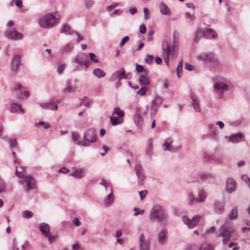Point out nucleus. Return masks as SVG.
<instances>
[{
	"label": "nucleus",
	"instance_id": "obj_1",
	"mask_svg": "<svg viewBox=\"0 0 250 250\" xmlns=\"http://www.w3.org/2000/svg\"><path fill=\"white\" fill-rule=\"evenodd\" d=\"M149 218L152 221L162 223L167 221V214L162 207L156 205L151 209Z\"/></svg>",
	"mask_w": 250,
	"mask_h": 250
},
{
	"label": "nucleus",
	"instance_id": "obj_2",
	"mask_svg": "<svg viewBox=\"0 0 250 250\" xmlns=\"http://www.w3.org/2000/svg\"><path fill=\"white\" fill-rule=\"evenodd\" d=\"M59 15L57 12L47 14L42 17L39 21L40 26L50 28L54 26L59 22Z\"/></svg>",
	"mask_w": 250,
	"mask_h": 250
},
{
	"label": "nucleus",
	"instance_id": "obj_3",
	"mask_svg": "<svg viewBox=\"0 0 250 250\" xmlns=\"http://www.w3.org/2000/svg\"><path fill=\"white\" fill-rule=\"evenodd\" d=\"M233 232L234 230L231 229L230 225L224 224L218 229L216 237H222V243L225 245L230 240L231 233Z\"/></svg>",
	"mask_w": 250,
	"mask_h": 250
},
{
	"label": "nucleus",
	"instance_id": "obj_4",
	"mask_svg": "<svg viewBox=\"0 0 250 250\" xmlns=\"http://www.w3.org/2000/svg\"><path fill=\"white\" fill-rule=\"evenodd\" d=\"M97 138L94 129L90 128L86 130L83 134V141H79L77 144L83 146H88L91 143L96 142Z\"/></svg>",
	"mask_w": 250,
	"mask_h": 250
},
{
	"label": "nucleus",
	"instance_id": "obj_5",
	"mask_svg": "<svg viewBox=\"0 0 250 250\" xmlns=\"http://www.w3.org/2000/svg\"><path fill=\"white\" fill-rule=\"evenodd\" d=\"M207 198V193L203 189H200L198 191V195L196 198H194L192 193L188 194V200L189 205H192L194 201L198 203H203L205 202Z\"/></svg>",
	"mask_w": 250,
	"mask_h": 250
},
{
	"label": "nucleus",
	"instance_id": "obj_6",
	"mask_svg": "<svg viewBox=\"0 0 250 250\" xmlns=\"http://www.w3.org/2000/svg\"><path fill=\"white\" fill-rule=\"evenodd\" d=\"M162 50L164 60L167 66L169 65V56H171V42L170 41L164 40L162 42Z\"/></svg>",
	"mask_w": 250,
	"mask_h": 250
},
{
	"label": "nucleus",
	"instance_id": "obj_7",
	"mask_svg": "<svg viewBox=\"0 0 250 250\" xmlns=\"http://www.w3.org/2000/svg\"><path fill=\"white\" fill-rule=\"evenodd\" d=\"M24 190L26 192L34 189L36 187V182L34 178L30 175L25 176L22 183Z\"/></svg>",
	"mask_w": 250,
	"mask_h": 250
},
{
	"label": "nucleus",
	"instance_id": "obj_8",
	"mask_svg": "<svg viewBox=\"0 0 250 250\" xmlns=\"http://www.w3.org/2000/svg\"><path fill=\"white\" fill-rule=\"evenodd\" d=\"M40 230L42 234L47 238L49 242H53L55 239V236L50 234V228L49 225L45 223L39 225Z\"/></svg>",
	"mask_w": 250,
	"mask_h": 250
},
{
	"label": "nucleus",
	"instance_id": "obj_9",
	"mask_svg": "<svg viewBox=\"0 0 250 250\" xmlns=\"http://www.w3.org/2000/svg\"><path fill=\"white\" fill-rule=\"evenodd\" d=\"M201 218V216L200 215H196L193 216L191 219H189L187 216H184L182 217V220L184 224L187 225L189 228H193L196 226L197 223L200 221Z\"/></svg>",
	"mask_w": 250,
	"mask_h": 250
},
{
	"label": "nucleus",
	"instance_id": "obj_10",
	"mask_svg": "<svg viewBox=\"0 0 250 250\" xmlns=\"http://www.w3.org/2000/svg\"><path fill=\"white\" fill-rule=\"evenodd\" d=\"M179 34L177 32L174 31L173 33L172 46H171V58L175 59L178 55V44L179 42Z\"/></svg>",
	"mask_w": 250,
	"mask_h": 250
},
{
	"label": "nucleus",
	"instance_id": "obj_11",
	"mask_svg": "<svg viewBox=\"0 0 250 250\" xmlns=\"http://www.w3.org/2000/svg\"><path fill=\"white\" fill-rule=\"evenodd\" d=\"M5 36L10 40H19L23 38V35L15 29L8 30L5 32Z\"/></svg>",
	"mask_w": 250,
	"mask_h": 250
},
{
	"label": "nucleus",
	"instance_id": "obj_12",
	"mask_svg": "<svg viewBox=\"0 0 250 250\" xmlns=\"http://www.w3.org/2000/svg\"><path fill=\"white\" fill-rule=\"evenodd\" d=\"M136 174L138 178V184L142 186L144 184V180L146 178L144 169L139 164H136L134 168Z\"/></svg>",
	"mask_w": 250,
	"mask_h": 250
},
{
	"label": "nucleus",
	"instance_id": "obj_13",
	"mask_svg": "<svg viewBox=\"0 0 250 250\" xmlns=\"http://www.w3.org/2000/svg\"><path fill=\"white\" fill-rule=\"evenodd\" d=\"M229 85L223 82H217L214 84V90L218 94L222 95L223 93L228 90Z\"/></svg>",
	"mask_w": 250,
	"mask_h": 250
},
{
	"label": "nucleus",
	"instance_id": "obj_14",
	"mask_svg": "<svg viewBox=\"0 0 250 250\" xmlns=\"http://www.w3.org/2000/svg\"><path fill=\"white\" fill-rule=\"evenodd\" d=\"M168 231L166 229H163L158 234V242L160 245H165L167 240Z\"/></svg>",
	"mask_w": 250,
	"mask_h": 250
},
{
	"label": "nucleus",
	"instance_id": "obj_15",
	"mask_svg": "<svg viewBox=\"0 0 250 250\" xmlns=\"http://www.w3.org/2000/svg\"><path fill=\"white\" fill-rule=\"evenodd\" d=\"M13 90H15L17 93V97L19 99L23 98L22 96L23 93L26 98L29 96V92L28 91L24 90L21 85L20 83H17L16 88H14Z\"/></svg>",
	"mask_w": 250,
	"mask_h": 250
},
{
	"label": "nucleus",
	"instance_id": "obj_16",
	"mask_svg": "<svg viewBox=\"0 0 250 250\" xmlns=\"http://www.w3.org/2000/svg\"><path fill=\"white\" fill-rule=\"evenodd\" d=\"M20 59L21 56L19 55H15L13 58L11 62V69L14 73H17L19 70Z\"/></svg>",
	"mask_w": 250,
	"mask_h": 250
},
{
	"label": "nucleus",
	"instance_id": "obj_17",
	"mask_svg": "<svg viewBox=\"0 0 250 250\" xmlns=\"http://www.w3.org/2000/svg\"><path fill=\"white\" fill-rule=\"evenodd\" d=\"M217 36L216 32L210 28H207L203 31V36L207 39H216Z\"/></svg>",
	"mask_w": 250,
	"mask_h": 250
},
{
	"label": "nucleus",
	"instance_id": "obj_18",
	"mask_svg": "<svg viewBox=\"0 0 250 250\" xmlns=\"http://www.w3.org/2000/svg\"><path fill=\"white\" fill-rule=\"evenodd\" d=\"M39 105L42 108L48 110H57L58 108V104L54 102L41 103Z\"/></svg>",
	"mask_w": 250,
	"mask_h": 250
},
{
	"label": "nucleus",
	"instance_id": "obj_19",
	"mask_svg": "<svg viewBox=\"0 0 250 250\" xmlns=\"http://www.w3.org/2000/svg\"><path fill=\"white\" fill-rule=\"evenodd\" d=\"M84 59H86V55L80 53L73 58L72 62L78 63L80 66H83L84 63Z\"/></svg>",
	"mask_w": 250,
	"mask_h": 250
},
{
	"label": "nucleus",
	"instance_id": "obj_20",
	"mask_svg": "<svg viewBox=\"0 0 250 250\" xmlns=\"http://www.w3.org/2000/svg\"><path fill=\"white\" fill-rule=\"evenodd\" d=\"M236 188V182L232 178H229L226 182V190L230 193L234 191Z\"/></svg>",
	"mask_w": 250,
	"mask_h": 250
},
{
	"label": "nucleus",
	"instance_id": "obj_21",
	"mask_svg": "<svg viewBox=\"0 0 250 250\" xmlns=\"http://www.w3.org/2000/svg\"><path fill=\"white\" fill-rule=\"evenodd\" d=\"M139 248L140 250H148V242L145 239L144 235L142 234L139 236Z\"/></svg>",
	"mask_w": 250,
	"mask_h": 250
},
{
	"label": "nucleus",
	"instance_id": "obj_22",
	"mask_svg": "<svg viewBox=\"0 0 250 250\" xmlns=\"http://www.w3.org/2000/svg\"><path fill=\"white\" fill-rule=\"evenodd\" d=\"M134 121L138 127L140 128L142 127L143 123V120L140 111L138 110H136L134 116Z\"/></svg>",
	"mask_w": 250,
	"mask_h": 250
},
{
	"label": "nucleus",
	"instance_id": "obj_23",
	"mask_svg": "<svg viewBox=\"0 0 250 250\" xmlns=\"http://www.w3.org/2000/svg\"><path fill=\"white\" fill-rule=\"evenodd\" d=\"M10 111L13 113L23 114V109L21 108L20 104L16 103H13L11 104Z\"/></svg>",
	"mask_w": 250,
	"mask_h": 250
},
{
	"label": "nucleus",
	"instance_id": "obj_24",
	"mask_svg": "<svg viewBox=\"0 0 250 250\" xmlns=\"http://www.w3.org/2000/svg\"><path fill=\"white\" fill-rule=\"evenodd\" d=\"M242 137V134L241 133H238L228 137V141L233 143H238L241 141Z\"/></svg>",
	"mask_w": 250,
	"mask_h": 250
},
{
	"label": "nucleus",
	"instance_id": "obj_25",
	"mask_svg": "<svg viewBox=\"0 0 250 250\" xmlns=\"http://www.w3.org/2000/svg\"><path fill=\"white\" fill-rule=\"evenodd\" d=\"M159 8L161 13L164 15H170L171 14L170 9L164 2H162L159 5Z\"/></svg>",
	"mask_w": 250,
	"mask_h": 250
},
{
	"label": "nucleus",
	"instance_id": "obj_26",
	"mask_svg": "<svg viewBox=\"0 0 250 250\" xmlns=\"http://www.w3.org/2000/svg\"><path fill=\"white\" fill-rule=\"evenodd\" d=\"M200 57L202 60L205 61L214 62L216 61L214 55L212 53L202 54L200 55Z\"/></svg>",
	"mask_w": 250,
	"mask_h": 250
},
{
	"label": "nucleus",
	"instance_id": "obj_27",
	"mask_svg": "<svg viewBox=\"0 0 250 250\" xmlns=\"http://www.w3.org/2000/svg\"><path fill=\"white\" fill-rule=\"evenodd\" d=\"M114 201V197L112 190L110 193L104 199V205L106 207H108L110 206Z\"/></svg>",
	"mask_w": 250,
	"mask_h": 250
},
{
	"label": "nucleus",
	"instance_id": "obj_28",
	"mask_svg": "<svg viewBox=\"0 0 250 250\" xmlns=\"http://www.w3.org/2000/svg\"><path fill=\"white\" fill-rule=\"evenodd\" d=\"M147 74L141 75L139 78V83L143 86H146L150 83L149 78Z\"/></svg>",
	"mask_w": 250,
	"mask_h": 250
},
{
	"label": "nucleus",
	"instance_id": "obj_29",
	"mask_svg": "<svg viewBox=\"0 0 250 250\" xmlns=\"http://www.w3.org/2000/svg\"><path fill=\"white\" fill-rule=\"evenodd\" d=\"M214 211L218 214H222L224 211V205L220 202H215L214 203Z\"/></svg>",
	"mask_w": 250,
	"mask_h": 250
},
{
	"label": "nucleus",
	"instance_id": "obj_30",
	"mask_svg": "<svg viewBox=\"0 0 250 250\" xmlns=\"http://www.w3.org/2000/svg\"><path fill=\"white\" fill-rule=\"evenodd\" d=\"M114 72L117 75L118 80H122L123 79H127V76L125 74V70L123 67H122L120 69L115 71Z\"/></svg>",
	"mask_w": 250,
	"mask_h": 250
},
{
	"label": "nucleus",
	"instance_id": "obj_31",
	"mask_svg": "<svg viewBox=\"0 0 250 250\" xmlns=\"http://www.w3.org/2000/svg\"><path fill=\"white\" fill-rule=\"evenodd\" d=\"M61 33L65 34V35H71L75 33V31H72L70 26L66 24H63L60 30Z\"/></svg>",
	"mask_w": 250,
	"mask_h": 250
},
{
	"label": "nucleus",
	"instance_id": "obj_32",
	"mask_svg": "<svg viewBox=\"0 0 250 250\" xmlns=\"http://www.w3.org/2000/svg\"><path fill=\"white\" fill-rule=\"evenodd\" d=\"M188 250H213V247L210 245L203 244L198 249L193 246L189 248Z\"/></svg>",
	"mask_w": 250,
	"mask_h": 250
},
{
	"label": "nucleus",
	"instance_id": "obj_33",
	"mask_svg": "<svg viewBox=\"0 0 250 250\" xmlns=\"http://www.w3.org/2000/svg\"><path fill=\"white\" fill-rule=\"evenodd\" d=\"M25 170V167L21 166V167H16V171L15 174L16 176L19 177L20 179H21L24 176V172Z\"/></svg>",
	"mask_w": 250,
	"mask_h": 250
},
{
	"label": "nucleus",
	"instance_id": "obj_34",
	"mask_svg": "<svg viewBox=\"0 0 250 250\" xmlns=\"http://www.w3.org/2000/svg\"><path fill=\"white\" fill-rule=\"evenodd\" d=\"M73 45L72 43L68 42L64 45L62 48V53H69L73 49Z\"/></svg>",
	"mask_w": 250,
	"mask_h": 250
},
{
	"label": "nucleus",
	"instance_id": "obj_35",
	"mask_svg": "<svg viewBox=\"0 0 250 250\" xmlns=\"http://www.w3.org/2000/svg\"><path fill=\"white\" fill-rule=\"evenodd\" d=\"M172 143V140L171 138H167L164 141V144L162 145L163 150L164 151H167L170 149V148L171 147V144Z\"/></svg>",
	"mask_w": 250,
	"mask_h": 250
},
{
	"label": "nucleus",
	"instance_id": "obj_36",
	"mask_svg": "<svg viewBox=\"0 0 250 250\" xmlns=\"http://www.w3.org/2000/svg\"><path fill=\"white\" fill-rule=\"evenodd\" d=\"M125 115V113L123 110H122L119 107H115L114 109L112 116H115L118 117L119 118H123Z\"/></svg>",
	"mask_w": 250,
	"mask_h": 250
},
{
	"label": "nucleus",
	"instance_id": "obj_37",
	"mask_svg": "<svg viewBox=\"0 0 250 250\" xmlns=\"http://www.w3.org/2000/svg\"><path fill=\"white\" fill-rule=\"evenodd\" d=\"M93 74L98 78L104 77L105 76V73L100 68H95L93 71Z\"/></svg>",
	"mask_w": 250,
	"mask_h": 250
},
{
	"label": "nucleus",
	"instance_id": "obj_38",
	"mask_svg": "<svg viewBox=\"0 0 250 250\" xmlns=\"http://www.w3.org/2000/svg\"><path fill=\"white\" fill-rule=\"evenodd\" d=\"M76 89V87L74 85H71L69 83H67L66 86L63 89V92L64 93L68 94L74 92Z\"/></svg>",
	"mask_w": 250,
	"mask_h": 250
},
{
	"label": "nucleus",
	"instance_id": "obj_39",
	"mask_svg": "<svg viewBox=\"0 0 250 250\" xmlns=\"http://www.w3.org/2000/svg\"><path fill=\"white\" fill-rule=\"evenodd\" d=\"M152 141L151 139H149L147 141V145L146 148V154L148 156L152 154Z\"/></svg>",
	"mask_w": 250,
	"mask_h": 250
},
{
	"label": "nucleus",
	"instance_id": "obj_40",
	"mask_svg": "<svg viewBox=\"0 0 250 250\" xmlns=\"http://www.w3.org/2000/svg\"><path fill=\"white\" fill-rule=\"evenodd\" d=\"M84 171L83 169H76L73 172L69 174L70 175H72L76 178H80L83 176Z\"/></svg>",
	"mask_w": 250,
	"mask_h": 250
},
{
	"label": "nucleus",
	"instance_id": "obj_41",
	"mask_svg": "<svg viewBox=\"0 0 250 250\" xmlns=\"http://www.w3.org/2000/svg\"><path fill=\"white\" fill-rule=\"evenodd\" d=\"M238 216V211L237 208H233L229 214V217L231 220H234L237 218Z\"/></svg>",
	"mask_w": 250,
	"mask_h": 250
},
{
	"label": "nucleus",
	"instance_id": "obj_42",
	"mask_svg": "<svg viewBox=\"0 0 250 250\" xmlns=\"http://www.w3.org/2000/svg\"><path fill=\"white\" fill-rule=\"evenodd\" d=\"M192 104L193 106V107L196 112H200V107L199 105V103L198 101L193 97H192Z\"/></svg>",
	"mask_w": 250,
	"mask_h": 250
},
{
	"label": "nucleus",
	"instance_id": "obj_43",
	"mask_svg": "<svg viewBox=\"0 0 250 250\" xmlns=\"http://www.w3.org/2000/svg\"><path fill=\"white\" fill-rule=\"evenodd\" d=\"M183 65V59H181L179 62L176 68L177 75L178 78H180L181 77V72L182 71Z\"/></svg>",
	"mask_w": 250,
	"mask_h": 250
},
{
	"label": "nucleus",
	"instance_id": "obj_44",
	"mask_svg": "<svg viewBox=\"0 0 250 250\" xmlns=\"http://www.w3.org/2000/svg\"><path fill=\"white\" fill-rule=\"evenodd\" d=\"M162 98L157 96L155 97V99L152 101L151 103L153 105H159L162 103Z\"/></svg>",
	"mask_w": 250,
	"mask_h": 250
},
{
	"label": "nucleus",
	"instance_id": "obj_45",
	"mask_svg": "<svg viewBox=\"0 0 250 250\" xmlns=\"http://www.w3.org/2000/svg\"><path fill=\"white\" fill-rule=\"evenodd\" d=\"M110 119L112 125H116L119 124V120L120 119V118H119L118 117L115 116H110Z\"/></svg>",
	"mask_w": 250,
	"mask_h": 250
},
{
	"label": "nucleus",
	"instance_id": "obj_46",
	"mask_svg": "<svg viewBox=\"0 0 250 250\" xmlns=\"http://www.w3.org/2000/svg\"><path fill=\"white\" fill-rule=\"evenodd\" d=\"M154 60V56L150 55H147L145 59V62L148 64H151L153 63Z\"/></svg>",
	"mask_w": 250,
	"mask_h": 250
},
{
	"label": "nucleus",
	"instance_id": "obj_47",
	"mask_svg": "<svg viewBox=\"0 0 250 250\" xmlns=\"http://www.w3.org/2000/svg\"><path fill=\"white\" fill-rule=\"evenodd\" d=\"M136 70L138 72H144L145 74H148V71L146 70H145L144 67L142 65L137 63L136 64Z\"/></svg>",
	"mask_w": 250,
	"mask_h": 250
},
{
	"label": "nucleus",
	"instance_id": "obj_48",
	"mask_svg": "<svg viewBox=\"0 0 250 250\" xmlns=\"http://www.w3.org/2000/svg\"><path fill=\"white\" fill-rule=\"evenodd\" d=\"M33 213L31 211L28 210L24 211L22 213V217L25 218H30L33 216Z\"/></svg>",
	"mask_w": 250,
	"mask_h": 250
},
{
	"label": "nucleus",
	"instance_id": "obj_49",
	"mask_svg": "<svg viewBox=\"0 0 250 250\" xmlns=\"http://www.w3.org/2000/svg\"><path fill=\"white\" fill-rule=\"evenodd\" d=\"M94 3L93 0H84L85 6L88 9L91 8L94 5Z\"/></svg>",
	"mask_w": 250,
	"mask_h": 250
},
{
	"label": "nucleus",
	"instance_id": "obj_50",
	"mask_svg": "<svg viewBox=\"0 0 250 250\" xmlns=\"http://www.w3.org/2000/svg\"><path fill=\"white\" fill-rule=\"evenodd\" d=\"M146 88L145 86H142V88L137 92V94L140 96H144L146 94Z\"/></svg>",
	"mask_w": 250,
	"mask_h": 250
},
{
	"label": "nucleus",
	"instance_id": "obj_51",
	"mask_svg": "<svg viewBox=\"0 0 250 250\" xmlns=\"http://www.w3.org/2000/svg\"><path fill=\"white\" fill-rule=\"evenodd\" d=\"M10 147L11 150H13L15 147L17 146V143L15 139H12L9 143Z\"/></svg>",
	"mask_w": 250,
	"mask_h": 250
},
{
	"label": "nucleus",
	"instance_id": "obj_52",
	"mask_svg": "<svg viewBox=\"0 0 250 250\" xmlns=\"http://www.w3.org/2000/svg\"><path fill=\"white\" fill-rule=\"evenodd\" d=\"M202 36H203V31L200 29H198L195 34L194 40L197 42Z\"/></svg>",
	"mask_w": 250,
	"mask_h": 250
},
{
	"label": "nucleus",
	"instance_id": "obj_53",
	"mask_svg": "<svg viewBox=\"0 0 250 250\" xmlns=\"http://www.w3.org/2000/svg\"><path fill=\"white\" fill-rule=\"evenodd\" d=\"M43 125V127L45 129H48L50 126L49 123L43 121L39 122L38 123H36V125Z\"/></svg>",
	"mask_w": 250,
	"mask_h": 250
},
{
	"label": "nucleus",
	"instance_id": "obj_54",
	"mask_svg": "<svg viewBox=\"0 0 250 250\" xmlns=\"http://www.w3.org/2000/svg\"><path fill=\"white\" fill-rule=\"evenodd\" d=\"M180 149H181V146H171V147L170 148V149L169 150V151L170 152H179Z\"/></svg>",
	"mask_w": 250,
	"mask_h": 250
},
{
	"label": "nucleus",
	"instance_id": "obj_55",
	"mask_svg": "<svg viewBox=\"0 0 250 250\" xmlns=\"http://www.w3.org/2000/svg\"><path fill=\"white\" fill-rule=\"evenodd\" d=\"M89 56L91 61L96 63H97L99 62V60L96 58V56L93 53H89Z\"/></svg>",
	"mask_w": 250,
	"mask_h": 250
},
{
	"label": "nucleus",
	"instance_id": "obj_56",
	"mask_svg": "<svg viewBox=\"0 0 250 250\" xmlns=\"http://www.w3.org/2000/svg\"><path fill=\"white\" fill-rule=\"evenodd\" d=\"M241 179L243 181L246 183L247 184L250 182V178L247 174L243 175L241 177Z\"/></svg>",
	"mask_w": 250,
	"mask_h": 250
},
{
	"label": "nucleus",
	"instance_id": "obj_57",
	"mask_svg": "<svg viewBox=\"0 0 250 250\" xmlns=\"http://www.w3.org/2000/svg\"><path fill=\"white\" fill-rule=\"evenodd\" d=\"M129 38L128 36H125L124 38H123L122 39L121 42L120 43V46L121 47L123 46L124 45L129 41Z\"/></svg>",
	"mask_w": 250,
	"mask_h": 250
},
{
	"label": "nucleus",
	"instance_id": "obj_58",
	"mask_svg": "<svg viewBox=\"0 0 250 250\" xmlns=\"http://www.w3.org/2000/svg\"><path fill=\"white\" fill-rule=\"evenodd\" d=\"M185 68L189 71H192L194 69V67L188 62H185Z\"/></svg>",
	"mask_w": 250,
	"mask_h": 250
},
{
	"label": "nucleus",
	"instance_id": "obj_59",
	"mask_svg": "<svg viewBox=\"0 0 250 250\" xmlns=\"http://www.w3.org/2000/svg\"><path fill=\"white\" fill-rule=\"evenodd\" d=\"M65 69V65L61 64L59 65L57 69V71L59 74H61Z\"/></svg>",
	"mask_w": 250,
	"mask_h": 250
},
{
	"label": "nucleus",
	"instance_id": "obj_60",
	"mask_svg": "<svg viewBox=\"0 0 250 250\" xmlns=\"http://www.w3.org/2000/svg\"><path fill=\"white\" fill-rule=\"evenodd\" d=\"M147 193L146 190H142L139 191V196L140 197L141 200H143V199L145 198V197L146 196Z\"/></svg>",
	"mask_w": 250,
	"mask_h": 250
},
{
	"label": "nucleus",
	"instance_id": "obj_61",
	"mask_svg": "<svg viewBox=\"0 0 250 250\" xmlns=\"http://www.w3.org/2000/svg\"><path fill=\"white\" fill-rule=\"evenodd\" d=\"M143 12L145 19H147L149 16L148 9L147 8H144Z\"/></svg>",
	"mask_w": 250,
	"mask_h": 250
},
{
	"label": "nucleus",
	"instance_id": "obj_62",
	"mask_svg": "<svg viewBox=\"0 0 250 250\" xmlns=\"http://www.w3.org/2000/svg\"><path fill=\"white\" fill-rule=\"evenodd\" d=\"M71 135H72V138L73 141H74V142L78 140V137H79L78 134L77 132H72Z\"/></svg>",
	"mask_w": 250,
	"mask_h": 250
},
{
	"label": "nucleus",
	"instance_id": "obj_63",
	"mask_svg": "<svg viewBox=\"0 0 250 250\" xmlns=\"http://www.w3.org/2000/svg\"><path fill=\"white\" fill-rule=\"evenodd\" d=\"M12 250H19L16 244V239H13L12 244Z\"/></svg>",
	"mask_w": 250,
	"mask_h": 250
},
{
	"label": "nucleus",
	"instance_id": "obj_64",
	"mask_svg": "<svg viewBox=\"0 0 250 250\" xmlns=\"http://www.w3.org/2000/svg\"><path fill=\"white\" fill-rule=\"evenodd\" d=\"M140 32L141 34H145L146 32V27L145 24H142L139 28Z\"/></svg>",
	"mask_w": 250,
	"mask_h": 250
}]
</instances>
